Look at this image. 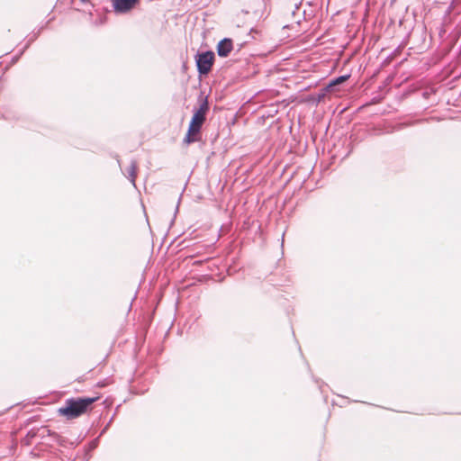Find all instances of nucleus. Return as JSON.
<instances>
[{
  "label": "nucleus",
  "instance_id": "nucleus-1",
  "mask_svg": "<svg viewBox=\"0 0 461 461\" xmlns=\"http://www.w3.org/2000/svg\"><path fill=\"white\" fill-rule=\"evenodd\" d=\"M100 399V395L94 397H73L65 401L64 405L57 411L58 414L66 420H75L89 413L93 409V403Z\"/></svg>",
  "mask_w": 461,
  "mask_h": 461
},
{
  "label": "nucleus",
  "instance_id": "nucleus-2",
  "mask_svg": "<svg viewBox=\"0 0 461 461\" xmlns=\"http://www.w3.org/2000/svg\"><path fill=\"white\" fill-rule=\"evenodd\" d=\"M208 110H209L208 103L206 100H203V103L201 104L200 107L198 108V110L195 111V113H194V115L191 119L188 131L185 138V141L186 143H192V142L197 141L199 140L200 130H201L203 122H205V116H206Z\"/></svg>",
  "mask_w": 461,
  "mask_h": 461
},
{
  "label": "nucleus",
  "instance_id": "nucleus-3",
  "mask_svg": "<svg viewBox=\"0 0 461 461\" xmlns=\"http://www.w3.org/2000/svg\"><path fill=\"white\" fill-rule=\"evenodd\" d=\"M214 63V53L212 51H206L196 56L197 69L200 74H208Z\"/></svg>",
  "mask_w": 461,
  "mask_h": 461
},
{
  "label": "nucleus",
  "instance_id": "nucleus-4",
  "mask_svg": "<svg viewBox=\"0 0 461 461\" xmlns=\"http://www.w3.org/2000/svg\"><path fill=\"white\" fill-rule=\"evenodd\" d=\"M217 53L220 57L225 58L228 57L229 54L233 50V41L231 39L225 38L219 41L216 47Z\"/></svg>",
  "mask_w": 461,
  "mask_h": 461
},
{
  "label": "nucleus",
  "instance_id": "nucleus-5",
  "mask_svg": "<svg viewBox=\"0 0 461 461\" xmlns=\"http://www.w3.org/2000/svg\"><path fill=\"white\" fill-rule=\"evenodd\" d=\"M139 0H114L113 8L118 13H126L131 10Z\"/></svg>",
  "mask_w": 461,
  "mask_h": 461
},
{
  "label": "nucleus",
  "instance_id": "nucleus-6",
  "mask_svg": "<svg viewBox=\"0 0 461 461\" xmlns=\"http://www.w3.org/2000/svg\"><path fill=\"white\" fill-rule=\"evenodd\" d=\"M348 78V76H341V77H339L336 78L335 80H333V81L330 84V86H336V85H339V84L344 83Z\"/></svg>",
  "mask_w": 461,
  "mask_h": 461
},
{
  "label": "nucleus",
  "instance_id": "nucleus-7",
  "mask_svg": "<svg viewBox=\"0 0 461 461\" xmlns=\"http://www.w3.org/2000/svg\"><path fill=\"white\" fill-rule=\"evenodd\" d=\"M134 169H135V166H132V173H131L132 181H134V178H135Z\"/></svg>",
  "mask_w": 461,
  "mask_h": 461
}]
</instances>
